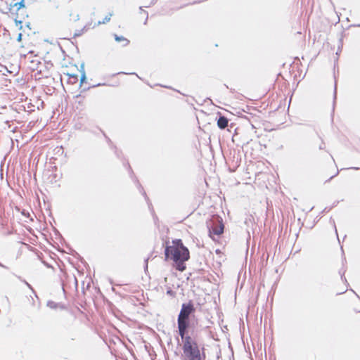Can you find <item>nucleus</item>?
Returning a JSON list of instances; mask_svg holds the SVG:
<instances>
[{"label": "nucleus", "instance_id": "nucleus-1", "mask_svg": "<svg viewBox=\"0 0 360 360\" xmlns=\"http://www.w3.org/2000/svg\"><path fill=\"white\" fill-rule=\"evenodd\" d=\"M165 255L167 259L173 260L176 264V269L184 271L186 269L185 262L190 258L188 249L185 247L181 239L172 240V245H167L165 249Z\"/></svg>", "mask_w": 360, "mask_h": 360}, {"label": "nucleus", "instance_id": "nucleus-2", "mask_svg": "<svg viewBox=\"0 0 360 360\" xmlns=\"http://www.w3.org/2000/svg\"><path fill=\"white\" fill-rule=\"evenodd\" d=\"M182 350V360H205V359L204 348H202V352L201 353L197 342L193 338H187V340L183 341Z\"/></svg>", "mask_w": 360, "mask_h": 360}, {"label": "nucleus", "instance_id": "nucleus-3", "mask_svg": "<svg viewBox=\"0 0 360 360\" xmlns=\"http://www.w3.org/2000/svg\"><path fill=\"white\" fill-rule=\"evenodd\" d=\"M209 236L212 238V235L219 236L223 233L224 226L222 219L219 216H213L212 218L207 222Z\"/></svg>", "mask_w": 360, "mask_h": 360}, {"label": "nucleus", "instance_id": "nucleus-4", "mask_svg": "<svg viewBox=\"0 0 360 360\" xmlns=\"http://www.w3.org/2000/svg\"><path fill=\"white\" fill-rule=\"evenodd\" d=\"M3 13H8L9 12L13 15H18L20 18H26L28 17V13L26 10L25 0H20L15 3H10L8 7V11L4 12L1 11Z\"/></svg>", "mask_w": 360, "mask_h": 360}, {"label": "nucleus", "instance_id": "nucleus-5", "mask_svg": "<svg viewBox=\"0 0 360 360\" xmlns=\"http://www.w3.org/2000/svg\"><path fill=\"white\" fill-rule=\"evenodd\" d=\"M178 333L182 341L192 338L188 335V329L191 326V320H186L177 318Z\"/></svg>", "mask_w": 360, "mask_h": 360}, {"label": "nucleus", "instance_id": "nucleus-6", "mask_svg": "<svg viewBox=\"0 0 360 360\" xmlns=\"http://www.w3.org/2000/svg\"><path fill=\"white\" fill-rule=\"evenodd\" d=\"M195 308L192 301H189L186 303H183L181 309L178 315L179 319L191 320V316L194 314Z\"/></svg>", "mask_w": 360, "mask_h": 360}, {"label": "nucleus", "instance_id": "nucleus-7", "mask_svg": "<svg viewBox=\"0 0 360 360\" xmlns=\"http://www.w3.org/2000/svg\"><path fill=\"white\" fill-rule=\"evenodd\" d=\"M228 119L223 115H220L217 120V126L221 129H224L228 126Z\"/></svg>", "mask_w": 360, "mask_h": 360}, {"label": "nucleus", "instance_id": "nucleus-8", "mask_svg": "<svg viewBox=\"0 0 360 360\" xmlns=\"http://www.w3.org/2000/svg\"><path fill=\"white\" fill-rule=\"evenodd\" d=\"M114 37L116 41L123 42L122 46H127L129 44V40L123 36H118L117 34H115Z\"/></svg>", "mask_w": 360, "mask_h": 360}, {"label": "nucleus", "instance_id": "nucleus-9", "mask_svg": "<svg viewBox=\"0 0 360 360\" xmlns=\"http://www.w3.org/2000/svg\"><path fill=\"white\" fill-rule=\"evenodd\" d=\"M46 305H47V307H49V308L53 309H56L58 307H60V309H65V307L63 305H61L58 303H56L52 300L48 301Z\"/></svg>", "mask_w": 360, "mask_h": 360}, {"label": "nucleus", "instance_id": "nucleus-10", "mask_svg": "<svg viewBox=\"0 0 360 360\" xmlns=\"http://www.w3.org/2000/svg\"><path fill=\"white\" fill-rule=\"evenodd\" d=\"M112 15V13H109L104 18L102 21H98L97 22V25H102V24H105L107 22H108L110 20V18Z\"/></svg>", "mask_w": 360, "mask_h": 360}, {"label": "nucleus", "instance_id": "nucleus-11", "mask_svg": "<svg viewBox=\"0 0 360 360\" xmlns=\"http://www.w3.org/2000/svg\"><path fill=\"white\" fill-rule=\"evenodd\" d=\"M15 18L14 19L15 20V22L16 24V25L18 26V25H20V29L22 28V20L25 19V18H20V17H18V15H15Z\"/></svg>", "mask_w": 360, "mask_h": 360}, {"label": "nucleus", "instance_id": "nucleus-12", "mask_svg": "<svg viewBox=\"0 0 360 360\" xmlns=\"http://www.w3.org/2000/svg\"><path fill=\"white\" fill-rule=\"evenodd\" d=\"M86 79V72H83L81 74L80 77V84L82 85L84 82H85Z\"/></svg>", "mask_w": 360, "mask_h": 360}, {"label": "nucleus", "instance_id": "nucleus-13", "mask_svg": "<svg viewBox=\"0 0 360 360\" xmlns=\"http://www.w3.org/2000/svg\"><path fill=\"white\" fill-rule=\"evenodd\" d=\"M70 78H72L74 79L73 82H75L77 81V75L76 74H68Z\"/></svg>", "mask_w": 360, "mask_h": 360}, {"label": "nucleus", "instance_id": "nucleus-14", "mask_svg": "<svg viewBox=\"0 0 360 360\" xmlns=\"http://www.w3.org/2000/svg\"><path fill=\"white\" fill-rule=\"evenodd\" d=\"M82 30H76V32L74 34V38L79 37L82 34Z\"/></svg>", "mask_w": 360, "mask_h": 360}, {"label": "nucleus", "instance_id": "nucleus-15", "mask_svg": "<svg viewBox=\"0 0 360 360\" xmlns=\"http://www.w3.org/2000/svg\"><path fill=\"white\" fill-rule=\"evenodd\" d=\"M139 9L141 11V12H144L146 14V20L144 22V24L146 25L147 23V21H148V13L145 11L143 10L142 8V6L139 7Z\"/></svg>", "mask_w": 360, "mask_h": 360}, {"label": "nucleus", "instance_id": "nucleus-16", "mask_svg": "<svg viewBox=\"0 0 360 360\" xmlns=\"http://www.w3.org/2000/svg\"><path fill=\"white\" fill-rule=\"evenodd\" d=\"M79 71L80 72L81 74H82L83 72H85L84 63L81 64Z\"/></svg>", "mask_w": 360, "mask_h": 360}, {"label": "nucleus", "instance_id": "nucleus-17", "mask_svg": "<svg viewBox=\"0 0 360 360\" xmlns=\"http://www.w3.org/2000/svg\"><path fill=\"white\" fill-rule=\"evenodd\" d=\"M324 148H325V143H324L323 141L322 140L321 144L319 146V149L323 150Z\"/></svg>", "mask_w": 360, "mask_h": 360}, {"label": "nucleus", "instance_id": "nucleus-18", "mask_svg": "<svg viewBox=\"0 0 360 360\" xmlns=\"http://www.w3.org/2000/svg\"><path fill=\"white\" fill-rule=\"evenodd\" d=\"M24 282H25V283L27 285V287H28L30 289H31V290L33 291V292L36 295L35 292H34V290L32 289V286L30 285V284H29V283H28L27 281H25Z\"/></svg>", "mask_w": 360, "mask_h": 360}, {"label": "nucleus", "instance_id": "nucleus-19", "mask_svg": "<svg viewBox=\"0 0 360 360\" xmlns=\"http://www.w3.org/2000/svg\"><path fill=\"white\" fill-rule=\"evenodd\" d=\"M89 28V27L88 25H85L82 29H81L80 30H82V33H84V32H86L88 29Z\"/></svg>", "mask_w": 360, "mask_h": 360}, {"label": "nucleus", "instance_id": "nucleus-20", "mask_svg": "<svg viewBox=\"0 0 360 360\" xmlns=\"http://www.w3.org/2000/svg\"><path fill=\"white\" fill-rule=\"evenodd\" d=\"M336 95H337V89H336V85H335V89H334V101L336 99Z\"/></svg>", "mask_w": 360, "mask_h": 360}, {"label": "nucleus", "instance_id": "nucleus-21", "mask_svg": "<svg viewBox=\"0 0 360 360\" xmlns=\"http://www.w3.org/2000/svg\"><path fill=\"white\" fill-rule=\"evenodd\" d=\"M22 34L19 33V34H18V36L17 37V41H20L21 39H22Z\"/></svg>", "mask_w": 360, "mask_h": 360}, {"label": "nucleus", "instance_id": "nucleus-22", "mask_svg": "<svg viewBox=\"0 0 360 360\" xmlns=\"http://www.w3.org/2000/svg\"><path fill=\"white\" fill-rule=\"evenodd\" d=\"M79 20V14H76L75 16L74 20L75 21H77Z\"/></svg>", "mask_w": 360, "mask_h": 360}, {"label": "nucleus", "instance_id": "nucleus-23", "mask_svg": "<svg viewBox=\"0 0 360 360\" xmlns=\"http://www.w3.org/2000/svg\"><path fill=\"white\" fill-rule=\"evenodd\" d=\"M148 258H147V259L145 260V263H146V268H148Z\"/></svg>", "mask_w": 360, "mask_h": 360}, {"label": "nucleus", "instance_id": "nucleus-24", "mask_svg": "<svg viewBox=\"0 0 360 360\" xmlns=\"http://www.w3.org/2000/svg\"><path fill=\"white\" fill-rule=\"evenodd\" d=\"M352 290V291L356 294V297H358V298H359V299H360V297H359V295H357V294H356V293L353 290Z\"/></svg>", "mask_w": 360, "mask_h": 360}, {"label": "nucleus", "instance_id": "nucleus-25", "mask_svg": "<svg viewBox=\"0 0 360 360\" xmlns=\"http://www.w3.org/2000/svg\"><path fill=\"white\" fill-rule=\"evenodd\" d=\"M342 293H344V292H338L337 295H341Z\"/></svg>", "mask_w": 360, "mask_h": 360}, {"label": "nucleus", "instance_id": "nucleus-26", "mask_svg": "<svg viewBox=\"0 0 360 360\" xmlns=\"http://www.w3.org/2000/svg\"><path fill=\"white\" fill-rule=\"evenodd\" d=\"M101 84H98L97 85H96L95 86H101Z\"/></svg>", "mask_w": 360, "mask_h": 360}, {"label": "nucleus", "instance_id": "nucleus-27", "mask_svg": "<svg viewBox=\"0 0 360 360\" xmlns=\"http://www.w3.org/2000/svg\"><path fill=\"white\" fill-rule=\"evenodd\" d=\"M0 266L4 267V266L0 263Z\"/></svg>", "mask_w": 360, "mask_h": 360}, {"label": "nucleus", "instance_id": "nucleus-28", "mask_svg": "<svg viewBox=\"0 0 360 360\" xmlns=\"http://www.w3.org/2000/svg\"><path fill=\"white\" fill-rule=\"evenodd\" d=\"M343 274L344 273L341 275V278L343 279Z\"/></svg>", "mask_w": 360, "mask_h": 360}, {"label": "nucleus", "instance_id": "nucleus-29", "mask_svg": "<svg viewBox=\"0 0 360 360\" xmlns=\"http://www.w3.org/2000/svg\"><path fill=\"white\" fill-rule=\"evenodd\" d=\"M356 26H357V27H360V24L357 25Z\"/></svg>", "mask_w": 360, "mask_h": 360}]
</instances>
